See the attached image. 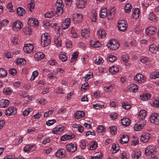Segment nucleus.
Segmentation results:
<instances>
[{
	"instance_id": "0eeeda50",
	"label": "nucleus",
	"mask_w": 159,
	"mask_h": 159,
	"mask_svg": "<svg viewBox=\"0 0 159 159\" xmlns=\"http://www.w3.org/2000/svg\"><path fill=\"white\" fill-rule=\"evenodd\" d=\"M34 47L33 44H25L23 48L24 52L27 53L31 52L34 49Z\"/></svg>"
},
{
	"instance_id": "412c9836",
	"label": "nucleus",
	"mask_w": 159,
	"mask_h": 159,
	"mask_svg": "<svg viewBox=\"0 0 159 159\" xmlns=\"http://www.w3.org/2000/svg\"><path fill=\"white\" fill-rule=\"evenodd\" d=\"M150 134L148 133L143 135L140 139L141 141L143 143H147L150 138Z\"/></svg>"
},
{
	"instance_id": "20e7f679",
	"label": "nucleus",
	"mask_w": 159,
	"mask_h": 159,
	"mask_svg": "<svg viewBox=\"0 0 159 159\" xmlns=\"http://www.w3.org/2000/svg\"><path fill=\"white\" fill-rule=\"evenodd\" d=\"M150 120L151 123L156 125H159V114L152 113L150 116Z\"/></svg>"
},
{
	"instance_id": "052dcab7",
	"label": "nucleus",
	"mask_w": 159,
	"mask_h": 159,
	"mask_svg": "<svg viewBox=\"0 0 159 159\" xmlns=\"http://www.w3.org/2000/svg\"><path fill=\"white\" fill-rule=\"evenodd\" d=\"M38 73L37 70L34 71L32 74V76L30 78L31 80H33L38 75Z\"/></svg>"
},
{
	"instance_id": "393cba45",
	"label": "nucleus",
	"mask_w": 159,
	"mask_h": 159,
	"mask_svg": "<svg viewBox=\"0 0 159 159\" xmlns=\"http://www.w3.org/2000/svg\"><path fill=\"white\" fill-rule=\"evenodd\" d=\"M90 33V31H88L86 29H84L81 30V35L85 39H87L89 37Z\"/></svg>"
},
{
	"instance_id": "c85d7f7f",
	"label": "nucleus",
	"mask_w": 159,
	"mask_h": 159,
	"mask_svg": "<svg viewBox=\"0 0 159 159\" xmlns=\"http://www.w3.org/2000/svg\"><path fill=\"white\" fill-rule=\"evenodd\" d=\"M107 10L106 8H101L99 14L100 17L102 18H105L107 16Z\"/></svg>"
},
{
	"instance_id": "58836bf2",
	"label": "nucleus",
	"mask_w": 159,
	"mask_h": 159,
	"mask_svg": "<svg viewBox=\"0 0 159 159\" xmlns=\"http://www.w3.org/2000/svg\"><path fill=\"white\" fill-rule=\"evenodd\" d=\"M7 75V72L5 69L2 68H0V77H4Z\"/></svg>"
},
{
	"instance_id": "a19ab883",
	"label": "nucleus",
	"mask_w": 159,
	"mask_h": 159,
	"mask_svg": "<svg viewBox=\"0 0 159 159\" xmlns=\"http://www.w3.org/2000/svg\"><path fill=\"white\" fill-rule=\"evenodd\" d=\"M102 157V155L101 152L95 153L94 156L92 157V159H101Z\"/></svg>"
},
{
	"instance_id": "2eb2a0df",
	"label": "nucleus",
	"mask_w": 159,
	"mask_h": 159,
	"mask_svg": "<svg viewBox=\"0 0 159 159\" xmlns=\"http://www.w3.org/2000/svg\"><path fill=\"white\" fill-rule=\"evenodd\" d=\"M70 23V20L69 18H66L61 25V27L63 29H67Z\"/></svg>"
},
{
	"instance_id": "a878e982",
	"label": "nucleus",
	"mask_w": 159,
	"mask_h": 159,
	"mask_svg": "<svg viewBox=\"0 0 159 159\" xmlns=\"http://www.w3.org/2000/svg\"><path fill=\"white\" fill-rule=\"evenodd\" d=\"M65 151L63 149H61L57 151L56 154V156L57 157L60 158H61L65 157Z\"/></svg>"
},
{
	"instance_id": "603ef678",
	"label": "nucleus",
	"mask_w": 159,
	"mask_h": 159,
	"mask_svg": "<svg viewBox=\"0 0 159 159\" xmlns=\"http://www.w3.org/2000/svg\"><path fill=\"white\" fill-rule=\"evenodd\" d=\"M109 129L110 132L112 134H115L116 133V127L115 126H110Z\"/></svg>"
},
{
	"instance_id": "ea45409f",
	"label": "nucleus",
	"mask_w": 159,
	"mask_h": 159,
	"mask_svg": "<svg viewBox=\"0 0 159 159\" xmlns=\"http://www.w3.org/2000/svg\"><path fill=\"white\" fill-rule=\"evenodd\" d=\"M115 12L113 10H111L107 14V16L108 20H111L114 16Z\"/></svg>"
},
{
	"instance_id": "69168bd1",
	"label": "nucleus",
	"mask_w": 159,
	"mask_h": 159,
	"mask_svg": "<svg viewBox=\"0 0 159 159\" xmlns=\"http://www.w3.org/2000/svg\"><path fill=\"white\" fill-rule=\"evenodd\" d=\"M53 16V13L52 12H49L46 13L44 14V16L46 18H51Z\"/></svg>"
},
{
	"instance_id": "4be33fe9",
	"label": "nucleus",
	"mask_w": 159,
	"mask_h": 159,
	"mask_svg": "<svg viewBox=\"0 0 159 159\" xmlns=\"http://www.w3.org/2000/svg\"><path fill=\"white\" fill-rule=\"evenodd\" d=\"M129 140L128 135H123L120 139V141L121 143L124 144L127 143Z\"/></svg>"
},
{
	"instance_id": "5701e85b",
	"label": "nucleus",
	"mask_w": 159,
	"mask_h": 159,
	"mask_svg": "<svg viewBox=\"0 0 159 159\" xmlns=\"http://www.w3.org/2000/svg\"><path fill=\"white\" fill-rule=\"evenodd\" d=\"M90 45L91 47L96 48L100 47L101 45L99 42L95 40H92L90 41Z\"/></svg>"
},
{
	"instance_id": "f03ea898",
	"label": "nucleus",
	"mask_w": 159,
	"mask_h": 159,
	"mask_svg": "<svg viewBox=\"0 0 159 159\" xmlns=\"http://www.w3.org/2000/svg\"><path fill=\"white\" fill-rule=\"evenodd\" d=\"M118 27L119 30L121 31L124 32L127 29V24L126 22L124 20H120L119 21L118 24Z\"/></svg>"
},
{
	"instance_id": "c756f323",
	"label": "nucleus",
	"mask_w": 159,
	"mask_h": 159,
	"mask_svg": "<svg viewBox=\"0 0 159 159\" xmlns=\"http://www.w3.org/2000/svg\"><path fill=\"white\" fill-rule=\"evenodd\" d=\"M149 48V51L153 53H156L158 50L157 46L154 44L151 45Z\"/></svg>"
},
{
	"instance_id": "f3484780",
	"label": "nucleus",
	"mask_w": 159,
	"mask_h": 159,
	"mask_svg": "<svg viewBox=\"0 0 159 159\" xmlns=\"http://www.w3.org/2000/svg\"><path fill=\"white\" fill-rule=\"evenodd\" d=\"M86 3V0H79L77 2L76 6L79 8H83L85 7Z\"/></svg>"
},
{
	"instance_id": "39448f33",
	"label": "nucleus",
	"mask_w": 159,
	"mask_h": 159,
	"mask_svg": "<svg viewBox=\"0 0 159 159\" xmlns=\"http://www.w3.org/2000/svg\"><path fill=\"white\" fill-rule=\"evenodd\" d=\"M146 115V111L145 110H142L140 111L138 116L139 118L140 119L139 120L140 121L139 122L143 123V125L145 124L144 119Z\"/></svg>"
},
{
	"instance_id": "aec40b11",
	"label": "nucleus",
	"mask_w": 159,
	"mask_h": 159,
	"mask_svg": "<svg viewBox=\"0 0 159 159\" xmlns=\"http://www.w3.org/2000/svg\"><path fill=\"white\" fill-rule=\"evenodd\" d=\"M45 57L44 54L40 52H38L34 55V57L36 60L39 61L43 59Z\"/></svg>"
},
{
	"instance_id": "ddd939ff",
	"label": "nucleus",
	"mask_w": 159,
	"mask_h": 159,
	"mask_svg": "<svg viewBox=\"0 0 159 159\" xmlns=\"http://www.w3.org/2000/svg\"><path fill=\"white\" fill-rule=\"evenodd\" d=\"M156 31V29L155 27L150 26L146 29V33L148 35L153 34L155 33Z\"/></svg>"
},
{
	"instance_id": "2f4dec72",
	"label": "nucleus",
	"mask_w": 159,
	"mask_h": 159,
	"mask_svg": "<svg viewBox=\"0 0 159 159\" xmlns=\"http://www.w3.org/2000/svg\"><path fill=\"white\" fill-rule=\"evenodd\" d=\"M122 125L124 126H127L129 125L130 123V120L129 119L124 118L121 120Z\"/></svg>"
},
{
	"instance_id": "b1692460",
	"label": "nucleus",
	"mask_w": 159,
	"mask_h": 159,
	"mask_svg": "<svg viewBox=\"0 0 159 159\" xmlns=\"http://www.w3.org/2000/svg\"><path fill=\"white\" fill-rule=\"evenodd\" d=\"M17 14L19 16H23L25 14V11L23 8L19 7L17 8L16 10Z\"/></svg>"
},
{
	"instance_id": "6e6552de",
	"label": "nucleus",
	"mask_w": 159,
	"mask_h": 159,
	"mask_svg": "<svg viewBox=\"0 0 159 159\" xmlns=\"http://www.w3.org/2000/svg\"><path fill=\"white\" fill-rule=\"evenodd\" d=\"M29 25L32 27H37L39 25L38 20L34 18H30L28 20Z\"/></svg>"
},
{
	"instance_id": "c9c22d12",
	"label": "nucleus",
	"mask_w": 159,
	"mask_h": 159,
	"mask_svg": "<svg viewBox=\"0 0 159 159\" xmlns=\"http://www.w3.org/2000/svg\"><path fill=\"white\" fill-rule=\"evenodd\" d=\"M35 6V2L34 0H31L30 3L29 4L28 6V8L29 9V10L32 12V11L34 7Z\"/></svg>"
},
{
	"instance_id": "9b49d317",
	"label": "nucleus",
	"mask_w": 159,
	"mask_h": 159,
	"mask_svg": "<svg viewBox=\"0 0 159 159\" xmlns=\"http://www.w3.org/2000/svg\"><path fill=\"white\" fill-rule=\"evenodd\" d=\"M66 148L68 151L71 152H74L77 150L76 146L72 143L67 144Z\"/></svg>"
},
{
	"instance_id": "5fc2aeb1",
	"label": "nucleus",
	"mask_w": 159,
	"mask_h": 159,
	"mask_svg": "<svg viewBox=\"0 0 159 159\" xmlns=\"http://www.w3.org/2000/svg\"><path fill=\"white\" fill-rule=\"evenodd\" d=\"M116 57L113 55H110L108 57L107 59L110 62H112L115 61L116 60Z\"/></svg>"
},
{
	"instance_id": "09e8293b",
	"label": "nucleus",
	"mask_w": 159,
	"mask_h": 159,
	"mask_svg": "<svg viewBox=\"0 0 159 159\" xmlns=\"http://www.w3.org/2000/svg\"><path fill=\"white\" fill-rule=\"evenodd\" d=\"M150 77L152 79H156L159 78V72H154L150 75Z\"/></svg>"
},
{
	"instance_id": "a211bd4d",
	"label": "nucleus",
	"mask_w": 159,
	"mask_h": 159,
	"mask_svg": "<svg viewBox=\"0 0 159 159\" xmlns=\"http://www.w3.org/2000/svg\"><path fill=\"white\" fill-rule=\"evenodd\" d=\"M132 18L134 19H137L139 15L140 11L138 8H134L132 10Z\"/></svg>"
},
{
	"instance_id": "13d9d810",
	"label": "nucleus",
	"mask_w": 159,
	"mask_h": 159,
	"mask_svg": "<svg viewBox=\"0 0 159 159\" xmlns=\"http://www.w3.org/2000/svg\"><path fill=\"white\" fill-rule=\"evenodd\" d=\"M89 87V84L88 82H86L82 84L81 86V90L82 91L87 89Z\"/></svg>"
},
{
	"instance_id": "dca6fc26",
	"label": "nucleus",
	"mask_w": 159,
	"mask_h": 159,
	"mask_svg": "<svg viewBox=\"0 0 159 159\" xmlns=\"http://www.w3.org/2000/svg\"><path fill=\"white\" fill-rule=\"evenodd\" d=\"M36 149V147L34 146L27 145L24 148V150L26 152H32Z\"/></svg>"
},
{
	"instance_id": "774afa93",
	"label": "nucleus",
	"mask_w": 159,
	"mask_h": 159,
	"mask_svg": "<svg viewBox=\"0 0 159 159\" xmlns=\"http://www.w3.org/2000/svg\"><path fill=\"white\" fill-rule=\"evenodd\" d=\"M122 59L124 61L127 62L129 59V57L127 54L123 55Z\"/></svg>"
},
{
	"instance_id": "8fccbe9b",
	"label": "nucleus",
	"mask_w": 159,
	"mask_h": 159,
	"mask_svg": "<svg viewBox=\"0 0 159 159\" xmlns=\"http://www.w3.org/2000/svg\"><path fill=\"white\" fill-rule=\"evenodd\" d=\"M7 7L9 12H12L14 11L13 6L11 2H9V3L7 4Z\"/></svg>"
},
{
	"instance_id": "4d7b16f0",
	"label": "nucleus",
	"mask_w": 159,
	"mask_h": 159,
	"mask_svg": "<svg viewBox=\"0 0 159 159\" xmlns=\"http://www.w3.org/2000/svg\"><path fill=\"white\" fill-rule=\"evenodd\" d=\"M59 58L63 61H65L67 60V57L64 54H61L59 55Z\"/></svg>"
},
{
	"instance_id": "6ab92c4d",
	"label": "nucleus",
	"mask_w": 159,
	"mask_h": 159,
	"mask_svg": "<svg viewBox=\"0 0 159 159\" xmlns=\"http://www.w3.org/2000/svg\"><path fill=\"white\" fill-rule=\"evenodd\" d=\"M10 102L7 99H2L0 101V107L5 108L8 106Z\"/></svg>"
},
{
	"instance_id": "7c9ffc66",
	"label": "nucleus",
	"mask_w": 159,
	"mask_h": 159,
	"mask_svg": "<svg viewBox=\"0 0 159 159\" xmlns=\"http://www.w3.org/2000/svg\"><path fill=\"white\" fill-rule=\"evenodd\" d=\"M140 121L138 122L141 124H136L134 126V128L135 131H139L141 130L143 127L144 125H143V123L139 122Z\"/></svg>"
},
{
	"instance_id": "3c124183",
	"label": "nucleus",
	"mask_w": 159,
	"mask_h": 159,
	"mask_svg": "<svg viewBox=\"0 0 159 159\" xmlns=\"http://www.w3.org/2000/svg\"><path fill=\"white\" fill-rule=\"evenodd\" d=\"M132 8V6L129 3L127 4L125 7V10L126 12H128L131 11Z\"/></svg>"
},
{
	"instance_id": "0e129e2a",
	"label": "nucleus",
	"mask_w": 159,
	"mask_h": 159,
	"mask_svg": "<svg viewBox=\"0 0 159 159\" xmlns=\"http://www.w3.org/2000/svg\"><path fill=\"white\" fill-rule=\"evenodd\" d=\"M97 131L98 133H101L104 131V127L102 125H100L99 126L97 129Z\"/></svg>"
},
{
	"instance_id": "473e14b6",
	"label": "nucleus",
	"mask_w": 159,
	"mask_h": 159,
	"mask_svg": "<svg viewBox=\"0 0 159 159\" xmlns=\"http://www.w3.org/2000/svg\"><path fill=\"white\" fill-rule=\"evenodd\" d=\"M64 129V127H60L59 128L56 127L53 129L52 132L54 134H57L62 131Z\"/></svg>"
},
{
	"instance_id": "1a4fd4ad",
	"label": "nucleus",
	"mask_w": 159,
	"mask_h": 159,
	"mask_svg": "<svg viewBox=\"0 0 159 159\" xmlns=\"http://www.w3.org/2000/svg\"><path fill=\"white\" fill-rule=\"evenodd\" d=\"M16 113V109L13 107H9L5 111V114L7 116L13 115Z\"/></svg>"
},
{
	"instance_id": "423d86ee",
	"label": "nucleus",
	"mask_w": 159,
	"mask_h": 159,
	"mask_svg": "<svg viewBox=\"0 0 159 159\" xmlns=\"http://www.w3.org/2000/svg\"><path fill=\"white\" fill-rule=\"evenodd\" d=\"M144 78L143 75L141 74H138L135 76L134 80L136 83L140 84L144 82Z\"/></svg>"
},
{
	"instance_id": "f8f14e48",
	"label": "nucleus",
	"mask_w": 159,
	"mask_h": 159,
	"mask_svg": "<svg viewBox=\"0 0 159 159\" xmlns=\"http://www.w3.org/2000/svg\"><path fill=\"white\" fill-rule=\"evenodd\" d=\"M155 149L156 147L154 146H148L145 150V154L147 155H149L150 154L153 153L154 152H155Z\"/></svg>"
},
{
	"instance_id": "338daca9",
	"label": "nucleus",
	"mask_w": 159,
	"mask_h": 159,
	"mask_svg": "<svg viewBox=\"0 0 159 159\" xmlns=\"http://www.w3.org/2000/svg\"><path fill=\"white\" fill-rule=\"evenodd\" d=\"M9 73L12 75H15L16 74V70L14 68L11 69L9 70Z\"/></svg>"
},
{
	"instance_id": "37998d69",
	"label": "nucleus",
	"mask_w": 159,
	"mask_h": 159,
	"mask_svg": "<svg viewBox=\"0 0 159 159\" xmlns=\"http://www.w3.org/2000/svg\"><path fill=\"white\" fill-rule=\"evenodd\" d=\"M148 19L153 21H156L157 20V17L152 12L150 13L148 16Z\"/></svg>"
},
{
	"instance_id": "bb28decb",
	"label": "nucleus",
	"mask_w": 159,
	"mask_h": 159,
	"mask_svg": "<svg viewBox=\"0 0 159 159\" xmlns=\"http://www.w3.org/2000/svg\"><path fill=\"white\" fill-rule=\"evenodd\" d=\"M129 89L130 92L135 93L137 91L138 86L135 84H132L129 86Z\"/></svg>"
},
{
	"instance_id": "f257e3e1",
	"label": "nucleus",
	"mask_w": 159,
	"mask_h": 159,
	"mask_svg": "<svg viewBox=\"0 0 159 159\" xmlns=\"http://www.w3.org/2000/svg\"><path fill=\"white\" fill-rule=\"evenodd\" d=\"M120 46V44L118 43L117 41L115 39L110 40L109 43L107 44V46L110 49L115 50L118 49Z\"/></svg>"
},
{
	"instance_id": "de8ad7c7",
	"label": "nucleus",
	"mask_w": 159,
	"mask_h": 159,
	"mask_svg": "<svg viewBox=\"0 0 159 159\" xmlns=\"http://www.w3.org/2000/svg\"><path fill=\"white\" fill-rule=\"evenodd\" d=\"M3 93L9 95L12 92V91L10 88H5L4 89Z\"/></svg>"
},
{
	"instance_id": "6e6d98bb",
	"label": "nucleus",
	"mask_w": 159,
	"mask_h": 159,
	"mask_svg": "<svg viewBox=\"0 0 159 159\" xmlns=\"http://www.w3.org/2000/svg\"><path fill=\"white\" fill-rule=\"evenodd\" d=\"M92 16V21L95 22L97 20V14L96 11H93Z\"/></svg>"
},
{
	"instance_id": "e2e57ef3",
	"label": "nucleus",
	"mask_w": 159,
	"mask_h": 159,
	"mask_svg": "<svg viewBox=\"0 0 159 159\" xmlns=\"http://www.w3.org/2000/svg\"><path fill=\"white\" fill-rule=\"evenodd\" d=\"M153 105L154 107H159V99L154 100Z\"/></svg>"
},
{
	"instance_id": "4c0bfd02",
	"label": "nucleus",
	"mask_w": 159,
	"mask_h": 159,
	"mask_svg": "<svg viewBox=\"0 0 159 159\" xmlns=\"http://www.w3.org/2000/svg\"><path fill=\"white\" fill-rule=\"evenodd\" d=\"M78 57V54L76 52H74L70 60V62L72 63L75 62L77 60Z\"/></svg>"
},
{
	"instance_id": "c03bdc74",
	"label": "nucleus",
	"mask_w": 159,
	"mask_h": 159,
	"mask_svg": "<svg viewBox=\"0 0 159 159\" xmlns=\"http://www.w3.org/2000/svg\"><path fill=\"white\" fill-rule=\"evenodd\" d=\"M106 31L104 30H100L98 31L97 34L100 35L102 38H104L106 37Z\"/></svg>"
},
{
	"instance_id": "4468645a",
	"label": "nucleus",
	"mask_w": 159,
	"mask_h": 159,
	"mask_svg": "<svg viewBox=\"0 0 159 159\" xmlns=\"http://www.w3.org/2000/svg\"><path fill=\"white\" fill-rule=\"evenodd\" d=\"M75 135L72 134H67L62 136L61 139L62 141H65L73 139Z\"/></svg>"
},
{
	"instance_id": "7ed1b4c3",
	"label": "nucleus",
	"mask_w": 159,
	"mask_h": 159,
	"mask_svg": "<svg viewBox=\"0 0 159 159\" xmlns=\"http://www.w3.org/2000/svg\"><path fill=\"white\" fill-rule=\"evenodd\" d=\"M22 27L21 22L19 20L14 21L12 24V29L13 31L17 32L20 30Z\"/></svg>"
},
{
	"instance_id": "864d4df0",
	"label": "nucleus",
	"mask_w": 159,
	"mask_h": 159,
	"mask_svg": "<svg viewBox=\"0 0 159 159\" xmlns=\"http://www.w3.org/2000/svg\"><path fill=\"white\" fill-rule=\"evenodd\" d=\"M118 146V144H112L111 148L113 151V152L115 151L114 153H115L116 152L119 150V148Z\"/></svg>"
},
{
	"instance_id": "49530a36",
	"label": "nucleus",
	"mask_w": 159,
	"mask_h": 159,
	"mask_svg": "<svg viewBox=\"0 0 159 159\" xmlns=\"http://www.w3.org/2000/svg\"><path fill=\"white\" fill-rule=\"evenodd\" d=\"M104 61L102 58L101 57H99L98 58H96L94 60V63L97 65H100Z\"/></svg>"
},
{
	"instance_id": "a18cd8bd",
	"label": "nucleus",
	"mask_w": 159,
	"mask_h": 159,
	"mask_svg": "<svg viewBox=\"0 0 159 159\" xmlns=\"http://www.w3.org/2000/svg\"><path fill=\"white\" fill-rule=\"evenodd\" d=\"M56 8L63 7L64 5L61 0H57L55 4Z\"/></svg>"
},
{
	"instance_id": "680f3d73",
	"label": "nucleus",
	"mask_w": 159,
	"mask_h": 159,
	"mask_svg": "<svg viewBox=\"0 0 159 159\" xmlns=\"http://www.w3.org/2000/svg\"><path fill=\"white\" fill-rule=\"evenodd\" d=\"M139 143V140L137 137H134L132 140V145L135 146Z\"/></svg>"
},
{
	"instance_id": "cd10ccee",
	"label": "nucleus",
	"mask_w": 159,
	"mask_h": 159,
	"mask_svg": "<svg viewBox=\"0 0 159 159\" xmlns=\"http://www.w3.org/2000/svg\"><path fill=\"white\" fill-rule=\"evenodd\" d=\"M85 114L83 111H79L76 112L75 117L77 119L81 118L84 116Z\"/></svg>"
},
{
	"instance_id": "e433bc0d",
	"label": "nucleus",
	"mask_w": 159,
	"mask_h": 159,
	"mask_svg": "<svg viewBox=\"0 0 159 159\" xmlns=\"http://www.w3.org/2000/svg\"><path fill=\"white\" fill-rule=\"evenodd\" d=\"M109 70L110 72L112 74H115L119 72V70L118 67L113 66L109 69Z\"/></svg>"
},
{
	"instance_id": "79ce46f5",
	"label": "nucleus",
	"mask_w": 159,
	"mask_h": 159,
	"mask_svg": "<svg viewBox=\"0 0 159 159\" xmlns=\"http://www.w3.org/2000/svg\"><path fill=\"white\" fill-rule=\"evenodd\" d=\"M141 155L140 152H134L132 155L133 159H138Z\"/></svg>"
},
{
	"instance_id": "72a5a7b5",
	"label": "nucleus",
	"mask_w": 159,
	"mask_h": 159,
	"mask_svg": "<svg viewBox=\"0 0 159 159\" xmlns=\"http://www.w3.org/2000/svg\"><path fill=\"white\" fill-rule=\"evenodd\" d=\"M16 63L17 65H24L26 64V61L24 59H17L16 61Z\"/></svg>"
},
{
	"instance_id": "bf43d9fd",
	"label": "nucleus",
	"mask_w": 159,
	"mask_h": 159,
	"mask_svg": "<svg viewBox=\"0 0 159 159\" xmlns=\"http://www.w3.org/2000/svg\"><path fill=\"white\" fill-rule=\"evenodd\" d=\"M56 122V120L55 119L49 120L46 122V124L48 126H50L53 125Z\"/></svg>"
},
{
	"instance_id": "f704fd0d",
	"label": "nucleus",
	"mask_w": 159,
	"mask_h": 159,
	"mask_svg": "<svg viewBox=\"0 0 159 159\" xmlns=\"http://www.w3.org/2000/svg\"><path fill=\"white\" fill-rule=\"evenodd\" d=\"M48 39L50 40V38L48 33H45L42 34L41 36L42 41H47Z\"/></svg>"
},
{
	"instance_id": "9d476101",
	"label": "nucleus",
	"mask_w": 159,
	"mask_h": 159,
	"mask_svg": "<svg viewBox=\"0 0 159 159\" xmlns=\"http://www.w3.org/2000/svg\"><path fill=\"white\" fill-rule=\"evenodd\" d=\"M82 19V15L81 13H76L73 15V20L75 23H79Z\"/></svg>"
}]
</instances>
